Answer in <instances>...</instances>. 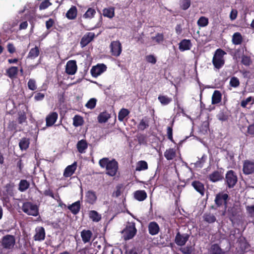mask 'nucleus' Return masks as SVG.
Instances as JSON below:
<instances>
[{
  "instance_id": "7ed1b4c3",
  "label": "nucleus",
  "mask_w": 254,
  "mask_h": 254,
  "mask_svg": "<svg viewBox=\"0 0 254 254\" xmlns=\"http://www.w3.org/2000/svg\"><path fill=\"white\" fill-rule=\"evenodd\" d=\"M229 199V196L227 193L221 191L217 193L214 199L215 204L217 207H220L224 206L225 211H223L222 215L225 214V210L227 207L228 201Z\"/></svg>"
},
{
  "instance_id": "0eeeda50",
  "label": "nucleus",
  "mask_w": 254,
  "mask_h": 254,
  "mask_svg": "<svg viewBox=\"0 0 254 254\" xmlns=\"http://www.w3.org/2000/svg\"><path fill=\"white\" fill-rule=\"evenodd\" d=\"M2 246L6 249H11L15 244V239L13 235H6L1 239Z\"/></svg>"
},
{
  "instance_id": "a211bd4d",
  "label": "nucleus",
  "mask_w": 254,
  "mask_h": 254,
  "mask_svg": "<svg viewBox=\"0 0 254 254\" xmlns=\"http://www.w3.org/2000/svg\"><path fill=\"white\" fill-rule=\"evenodd\" d=\"M34 240L37 241H42L45 238V231L43 227L36 229V234L34 236Z\"/></svg>"
},
{
  "instance_id": "bb28decb",
  "label": "nucleus",
  "mask_w": 254,
  "mask_h": 254,
  "mask_svg": "<svg viewBox=\"0 0 254 254\" xmlns=\"http://www.w3.org/2000/svg\"><path fill=\"white\" fill-rule=\"evenodd\" d=\"M229 113L226 110H222L216 115L217 119L221 122L228 121L229 118Z\"/></svg>"
},
{
  "instance_id": "79ce46f5",
  "label": "nucleus",
  "mask_w": 254,
  "mask_h": 254,
  "mask_svg": "<svg viewBox=\"0 0 254 254\" xmlns=\"http://www.w3.org/2000/svg\"><path fill=\"white\" fill-rule=\"evenodd\" d=\"M84 120L83 118L80 115H76L73 118V125L75 127H77L83 125Z\"/></svg>"
},
{
  "instance_id": "6e6552de",
  "label": "nucleus",
  "mask_w": 254,
  "mask_h": 254,
  "mask_svg": "<svg viewBox=\"0 0 254 254\" xmlns=\"http://www.w3.org/2000/svg\"><path fill=\"white\" fill-rule=\"evenodd\" d=\"M190 235L187 233L181 234L179 231L176 234L175 238V243L177 246H185L189 240Z\"/></svg>"
},
{
  "instance_id": "8fccbe9b",
  "label": "nucleus",
  "mask_w": 254,
  "mask_h": 254,
  "mask_svg": "<svg viewBox=\"0 0 254 254\" xmlns=\"http://www.w3.org/2000/svg\"><path fill=\"white\" fill-rule=\"evenodd\" d=\"M18 122L19 124H22L26 122V114L24 111H19L18 112Z\"/></svg>"
},
{
  "instance_id": "f3484780",
  "label": "nucleus",
  "mask_w": 254,
  "mask_h": 254,
  "mask_svg": "<svg viewBox=\"0 0 254 254\" xmlns=\"http://www.w3.org/2000/svg\"><path fill=\"white\" fill-rule=\"evenodd\" d=\"M58 118V114L57 112L50 113L46 118V126L47 127L52 126L57 121Z\"/></svg>"
},
{
  "instance_id": "39448f33",
  "label": "nucleus",
  "mask_w": 254,
  "mask_h": 254,
  "mask_svg": "<svg viewBox=\"0 0 254 254\" xmlns=\"http://www.w3.org/2000/svg\"><path fill=\"white\" fill-rule=\"evenodd\" d=\"M125 240H129L132 239L137 233L134 222H128L125 228L122 231Z\"/></svg>"
},
{
  "instance_id": "4c0bfd02",
  "label": "nucleus",
  "mask_w": 254,
  "mask_h": 254,
  "mask_svg": "<svg viewBox=\"0 0 254 254\" xmlns=\"http://www.w3.org/2000/svg\"><path fill=\"white\" fill-rule=\"evenodd\" d=\"M103 15L105 17L110 18H113L115 16V8L110 7L104 8L103 10Z\"/></svg>"
},
{
  "instance_id": "4d7b16f0",
  "label": "nucleus",
  "mask_w": 254,
  "mask_h": 254,
  "mask_svg": "<svg viewBox=\"0 0 254 254\" xmlns=\"http://www.w3.org/2000/svg\"><path fill=\"white\" fill-rule=\"evenodd\" d=\"M193 251V248L191 246H187V247L180 249V251L183 254H191Z\"/></svg>"
},
{
  "instance_id": "603ef678",
  "label": "nucleus",
  "mask_w": 254,
  "mask_h": 254,
  "mask_svg": "<svg viewBox=\"0 0 254 254\" xmlns=\"http://www.w3.org/2000/svg\"><path fill=\"white\" fill-rule=\"evenodd\" d=\"M197 24L199 27H205L208 24V19L205 16H201L197 20Z\"/></svg>"
},
{
  "instance_id": "ea45409f",
  "label": "nucleus",
  "mask_w": 254,
  "mask_h": 254,
  "mask_svg": "<svg viewBox=\"0 0 254 254\" xmlns=\"http://www.w3.org/2000/svg\"><path fill=\"white\" fill-rule=\"evenodd\" d=\"M158 99L162 105H167L172 101V98L169 97L167 95H160Z\"/></svg>"
},
{
  "instance_id": "5fc2aeb1",
  "label": "nucleus",
  "mask_w": 254,
  "mask_h": 254,
  "mask_svg": "<svg viewBox=\"0 0 254 254\" xmlns=\"http://www.w3.org/2000/svg\"><path fill=\"white\" fill-rule=\"evenodd\" d=\"M13 187H14L13 184H11V183L7 184L4 187L5 191L6 194H8L10 196H13L14 195L13 190Z\"/></svg>"
},
{
  "instance_id": "09e8293b",
  "label": "nucleus",
  "mask_w": 254,
  "mask_h": 254,
  "mask_svg": "<svg viewBox=\"0 0 254 254\" xmlns=\"http://www.w3.org/2000/svg\"><path fill=\"white\" fill-rule=\"evenodd\" d=\"M241 63L245 66H249L252 64V61L250 56L243 55L241 57Z\"/></svg>"
},
{
  "instance_id": "0e129e2a",
  "label": "nucleus",
  "mask_w": 254,
  "mask_h": 254,
  "mask_svg": "<svg viewBox=\"0 0 254 254\" xmlns=\"http://www.w3.org/2000/svg\"><path fill=\"white\" fill-rule=\"evenodd\" d=\"M246 211L251 217H254V205L246 207Z\"/></svg>"
},
{
  "instance_id": "b1692460",
  "label": "nucleus",
  "mask_w": 254,
  "mask_h": 254,
  "mask_svg": "<svg viewBox=\"0 0 254 254\" xmlns=\"http://www.w3.org/2000/svg\"><path fill=\"white\" fill-rule=\"evenodd\" d=\"M76 148L80 153H84L88 148V143L85 139L78 141L76 144Z\"/></svg>"
},
{
  "instance_id": "6ab92c4d",
  "label": "nucleus",
  "mask_w": 254,
  "mask_h": 254,
  "mask_svg": "<svg viewBox=\"0 0 254 254\" xmlns=\"http://www.w3.org/2000/svg\"><path fill=\"white\" fill-rule=\"evenodd\" d=\"M191 186L201 196L204 195L205 188L204 185L202 183L198 181H194L191 183Z\"/></svg>"
},
{
  "instance_id": "49530a36",
  "label": "nucleus",
  "mask_w": 254,
  "mask_h": 254,
  "mask_svg": "<svg viewBox=\"0 0 254 254\" xmlns=\"http://www.w3.org/2000/svg\"><path fill=\"white\" fill-rule=\"evenodd\" d=\"M129 114V111L125 108L122 109L118 114V120L122 122L124 121V119Z\"/></svg>"
},
{
  "instance_id": "69168bd1",
  "label": "nucleus",
  "mask_w": 254,
  "mask_h": 254,
  "mask_svg": "<svg viewBox=\"0 0 254 254\" xmlns=\"http://www.w3.org/2000/svg\"><path fill=\"white\" fill-rule=\"evenodd\" d=\"M146 60L148 63L155 64L156 63V58L152 55H150L146 56Z\"/></svg>"
},
{
  "instance_id": "864d4df0",
  "label": "nucleus",
  "mask_w": 254,
  "mask_h": 254,
  "mask_svg": "<svg viewBox=\"0 0 254 254\" xmlns=\"http://www.w3.org/2000/svg\"><path fill=\"white\" fill-rule=\"evenodd\" d=\"M240 82L238 77L236 76H233L230 78L229 82V85L230 86L237 88L240 86Z\"/></svg>"
},
{
  "instance_id": "c9c22d12",
  "label": "nucleus",
  "mask_w": 254,
  "mask_h": 254,
  "mask_svg": "<svg viewBox=\"0 0 254 254\" xmlns=\"http://www.w3.org/2000/svg\"><path fill=\"white\" fill-rule=\"evenodd\" d=\"M176 156V152L174 148H169L164 152V156L167 160H173Z\"/></svg>"
},
{
  "instance_id": "473e14b6",
  "label": "nucleus",
  "mask_w": 254,
  "mask_h": 254,
  "mask_svg": "<svg viewBox=\"0 0 254 254\" xmlns=\"http://www.w3.org/2000/svg\"><path fill=\"white\" fill-rule=\"evenodd\" d=\"M221 99L222 94L221 92L218 90H215L212 96V104L213 105L218 104L221 102Z\"/></svg>"
},
{
  "instance_id": "f8f14e48",
  "label": "nucleus",
  "mask_w": 254,
  "mask_h": 254,
  "mask_svg": "<svg viewBox=\"0 0 254 254\" xmlns=\"http://www.w3.org/2000/svg\"><path fill=\"white\" fill-rule=\"evenodd\" d=\"M77 65L75 60L68 61L65 65V72L68 75H74L77 71Z\"/></svg>"
},
{
  "instance_id": "5701e85b",
  "label": "nucleus",
  "mask_w": 254,
  "mask_h": 254,
  "mask_svg": "<svg viewBox=\"0 0 254 254\" xmlns=\"http://www.w3.org/2000/svg\"><path fill=\"white\" fill-rule=\"evenodd\" d=\"M134 198L139 201L144 200L147 197V194L144 190H137L133 192Z\"/></svg>"
},
{
  "instance_id": "bf43d9fd",
  "label": "nucleus",
  "mask_w": 254,
  "mask_h": 254,
  "mask_svg": "<svg viewBox=\"0 0 254 254\" xmlns=\"http://www.w3.org/2000/svg\"><path fill=\"white\" fill-rule=\"evenodd\" d=\"M252 102L251 104H253L254 102V98L253 97H249L246 99L243 100L241 102V106L243 108H246L247 105Z\"/></svg>"
},
{
  "instance_id": "dca6fc26",
  "label": "nucleus",
  "mask_w": 254,
  "mask_h": 254,
  "mask_svg": "<svg viewBox=\"0 0 254 254\" xmlns=\"http://www.w3.org/2000/svg\"><path fill=\"white\" fill-rule=\"evenodd\" d=\"M148 230L149 234L151 235H157L160 231V227L157 222L152 221L148 224Z\"/></svg>"
},
{
  "instance_id": "20e7f679",
  "label": "nucleus",
  "mask_w": 254,
  "mask_h": 254,
  "mask_svg": "<svg viewBox=\"0 0 254 254\" xmlns=\"http://www.w3.org/2000/svg\"><path fill=\"white\" fill-rule=\"evenodd\" d=\"M21 209L25 213L28 215L37 216L39 214L38 206L30 201L24 202Z\"/></svg>"
},
{
  "instance_id": "4468645a",
  "label": "nucleus",
  "mask_w": 254,
  "mask_h": 254,
  "mask_svg": "<svg viewBox=\"0 0 254 254\" xmlns=\"http://www.w3.org/2000/svg\"><path fill=\"white\" fill-rule=\"evenodd\" d=\"M97 197L96 192L92 190H89L85 193V201L87 203L90 204H94L97 201Z\"/></svg>"
},
{
  "instance_id": "c85d7f7f",
  "label": "nucleus",
  "mask_w": 254,
  "mask_h": 254,
  "mask_svg": "<svg viewBox=\"0 0 254 254\" xmlns=\"http://www.w3.org/2000/svg\"><path fill=\"white\" fill-rule=\"evenodd\" d=\"M149 126V120L147 117H144L137 125L138 130L143 131L148 128Z\"/></svg>"
},
{
  "instance_id": "680f3d73",
  "label": "nucleus",
  "mask_w": 254,
  "mask_h": 254,
  "mask_svg": "<svg viewBox=\"0 0 254 254\" xmlns=\"http://www.w3.org/2000/svg\"><path fill=\"white\" fill-rule=\"evenodd\" d=\"M51 5H52V3L50 2L49 0H45L40 4L39 9L40 10L45 9Z\"/></svg>"
},
{
  "instance_id": "2f4dec72",
  "label": "nucleus",
  "mask_w": 254,
  "mask_h": 254,
  "mask_svg": "<svg viewBox=\"0 0 254 254\" xmlns=\"http://www.w3.org/2000/svg\"><path fill=\"white\" fill-rule=\"evenodd\" d=\"M243 37L240 32H235L232 36V41L233 44L238 45L241 44L243 42Z\"/></svg>"
},
{
  "instance_id": "37998d69",
  "label": "nucleus",
  "mask_w": 254,
  "mask_h": 254,
  "mask_svg": "<svg viewBox=\"0 0 254 254\" xmlns=\"http://www.w3.org/2000/svg\"><path fill=\"white\" fill-rule=\"evenodd\" d=\"M110 118V115L106 112L101 113L98 117V122L100 123H106Z\"/></svg>"
},
{
  "instance_id": "cd10ccee",
  "label": "nucleus",
  "mask_w": 254,
  "mask_h": 254,
  "mask_svg": "<svg viewBox=\"0 0 254 254\" xmlns=\"http://www.w3.org/2000/svg\"><path fill=\"white\" fill-rule=\"evenodd\" d=\"M209 254H225L220 247L217 244H214L211 245L210 248L208 251Z\"/></svg>"
},
{
  "instance_id": "6e6d98bb",
  "label": "nucleus",
  "mask_w": 254,
  "mask_h": 254,
  "mask_svg": "<svg viewBox=\"0 0 254 254\" xmlns=\"http://www.w3.org/2000/svg\"><path fill=\"white\" fill-rule=\"evenodd\" d=\"M96 102L97 100L95 98H91L87 102L85 106L88 109H93L95 107Z\"/></svg>"
},
{
  "instance_id": "13d9d810",
  "label": "nucleus",
  "mask_w": 254,
  "mask_h": 254,
  "mask_svg": "<svg viewBox=\"0 0 254 254\" xmlns=\"http://www.w3.org/2000/svg\"><path fill=\"white\" fill-rule=\"evenodd\" d=\"M28 88L32 91L35 90L37 89L36 81L34 79H30L27 83Z\"/></svg>"
},
{
  "instance_id": "a18cd8bd",
  "label": "nucleus",
  "mask_w": 254,
  "mask_h": 254,
  "mask_svg": "<svg viewBox=\"0 0 254 254\" xmlns=\"http://www.w3.org/2000/svg\"><path fill=\"white\" fill-rule=\"evenodd\" d=\"M207 160V155L203 154L201 158H198V160L194 163V166L196 168H201L204 164L205 163Z\"/></svg>"
},
{
  "instance_id": "a19ab883",
  "label": "nucleus",
  "mask_w": 254,
  "mask_h": 254,
  "mask_svg": "<svg viewBox=\"0 0 254 254\" xmlns=\"http://www.w3.org/2000/svg\"><path fill=\"white\" fill-rule=\"evenodd\" d=\"M89 217L94 222H99L101 219V215L95 210H91L89 212Z\"/></svg>"
},
{
  "instance_id": "393cba45",
  "label": "nucleus",
  "mask_w": 254,
  "mask_h": 254,
  "mask_svg": "<svg viewBox=\"0 0 254 254\" xmlns=\"http://www.w3.org/2000/svg\"><path fill=\"white\" fill-rule=\"evenodd\" d=\"M81 203L79 200H78L67 206V208L74 215H76L79 213Z\"/></svg>"
},
{
  "instance_id": "de8ad7c7",
  "label": "nucleus",
  "mask_w": 254,
  "mask_h": 254,
  "mask_svg": "<svg viewBox=\"0 0 254 254\" xmlns=\"http://www.w3.org/2000/svg\"><path fill=\"white\" fill-rule=\"evenodd\" d=\"M152 41H154L156 44H160L164 40V36L163 33H158L155 36L151 37Z\"/></svg>"
},
{
  "instance_id": "58836bf2",
  "label": "nucleus",
  "mask_w": 254,
  "mask_h": 254,
  "mask_svg": "<svg viewBox=\"0 0 254 254\" xmlns=\"http://www.w3.org/2000/svg\"><path fill=\"white\" fill-rule=\"evenodd\" d=\"M30 187V183L26 180H20L18 185V190L21 192L26 190Z\"/></svg>"
},
{
  "instance_id": "a878e982",
  "label": "nucleus",
  "mask_w": 254,
  "mask_h": 254,
  "mask_svg": "<svg viewBox=\"0 0 254 254\" xmlns=\"http://www.w3.org/2000/svg\"><path fill=\"white\" fill-rule=\"evenodd\" d=\"M25 17L31 24L33 28L34 26V21L36 20V10H28L25 14Z\"/></svg>"
},
{
  "instance_id": "412c9836",
  "label": "nucleus",
  "mask_w": 254,
  "mask_h": 254,
  "mask_svg": "<svg viewBox=\"0 0 254 254\" xmlns=\"http://www.w3.org/2000/svg\"><path fill=\"white\" fill-rule=\"evenodd\" d=\"M77 168V163L74 162L73 164L67 166L64 172V176L65 177H69L72 176Z\"/></svg>"
},
{
  "instance_id": "c756f323",
  "label": "nucleus",
  "mask_w": 254,
  "mask_h": 254,
  "mask_svg": "<svg viewBox=\"0 0 254 254\" xmlns=\"http://www.w3.org/2000/svg\"><path fill=\"white\" fill-rule=\"evenodd\" d=\"M77 8L75 6H72L66 13V17L70 20L75 19L77 16Z\"/></svg>"
},
{
  "instance_id": "72a5a7b5",
  "label": "nucleus",
  "mask_w": 254,
  "mask_h": 254,
  "mask_svg": "<svg viewBox=\"0 0 254 254\" xmlns=\"http://www.w3.org/2000/svg\"><path fill=\"white\" fill-rule=\"evenodd\" d=\"M30 144V139L26 137L22 138L19 142V146L21 150H26L28 149Z\"/></svg>"
},
{
  "instance_id": "423d86ee",
  "label": "nucleus",
  "mask_w": 254,
  "mask_h": 254,
  "mask_svg": "<svg viewBox=\"0 0 254 254\" xmlns=\"http://www.w3.org/2000/svg\"><path fill=\"white\" fill-rule=\"evenodd\" d=\"M238 182V178L236 173L233 170H229L225 175V183L229 189L234 187Z\"/></svg>"
},
{
  "instance_id": "e2e57ef3",
  "label": "nucleus",
  "mask_w": 254,
  "mask_h": 254,
  "mask_svg": "<svg viewBox=\"0 0 254 254\" xmlns=\"http://www.w3.org/2000/svg\"><path fill=\"white\" fill-rule=\"evenodd\" d=\"M167 134L168 138L172 142H174L173 137V127H168L167 128Z\"/></svg>"
},
{
  "instance_id": "3c124183",
  "label": "nucleus",
  "mask_w": 254,
  "mask_h": 254,
  "mask_svg": "<svg viewBox=\"0 0 254 254\" xmlns=\"http://www.w3.org/2000/svg\"><path fill=\"white\" fill-rule=\"evenodd\" d=\"M96 14V11L92 8H89L86 12L83 14V17L84 18H92Z\"/></svg>"
},
{
  "instance_id": "4be33fe9",
  "label": "nucleus",
  "mask_w": 254,
  "mask_h": 254,
  "mask_svg": "<svg viewBox=\"0 0 254 254\" xmlns=\"http://www.w3.org/2000/svg\"><path fill=\"white\" fill-rule=\"evenodd\" d=\"M192 46L190 40L183 39L179 44V50L182 51L189 50Z\"/></svg>"
},
{
  "instance_id": "f704fd0d",
  "label": "nucleus",
  "mask_w": 254,
  "mask_h": 254,
  "mask_svg": "<svg viewBox=\"0 0 254 254\" xmlns=\"http://www.w3.org/2000/svg\"><path fill=\"white\" fill-rule=\"evenodd\" d=\"M40 54V49L38 46H35L34 48H33L30 49L27 58L31 59H34L37 57L39 56Z\"/></svg>"
},
{
  "instance_id": "774afa93",
  "label": "nucleus",
  "mask_w": 254,
  "mask_h": 254,
  "mask_svg": "<svg viewBox=\"0 0 254 254\" xmlns=\"http://www.w3.org/2000/svg\"><path fill=\"white\" fill-rule=\"evenodd\" d=\"M247 132L248 134L254 136V123L248 126Z\"/></svg>"
},
{
  "instance_id": "9d476101",
  "label": "nucleus",
  "mask_w": 254,
  "mask_h": 254,
  "mask_svg": "<svg viewBox=\"0 0 254 254\" xmlns=\"http://www.w3.org/2000/svg\"><path fill=\"white\" fill-rule=\"evenodd\" d=\"M107 70V66L104 64H99L95 66H92L90 72L92 76L97 77Z\"/></svg>"
},
{
  "instance_id": "2eb2a0df",
  "label": "nucleus",
  "mask_w": 254,
  "mask_h": 254,
  "mask_svg": "<svg viewBox=\"0 0 254 254\" xmlns=\"http://www.w3.org/2000/svg\"><path fill=\"white\" fill-rule=\"evenodd\" d=\"M223 173L221 171H215L208 176L209 180L213 183L222 180L223 179Z\"/></svg>"
},
{
  "instance_id": "c03bdc74",
  "label": "nucleus",
  "mask_w": 254,
  "mask_h": 254,
  "mask_svg": "<svg viewBox=\"0 0 254 254\" xmlns=\"http://www.w3.org/2000/svg\"><path fill=\"white\" fill-rule=\"evenodd\" d=\"M148 169V164L145 161H139L137 163L135 170L141 171Z\"/></svg>"
},
{
  "instance_id": "338daca9",
  "label": "nucleus",
  "mask_w": 254,
  "mask_h": 254,
  "mask_svg": "<svg viewBox=\"0 0 254 254\" xmlns=\"http://www.w3.org/2000/svg\"><path fill=\"white\" fill-rule=\"evenodd\" d=\"M3 201V206L10 208L11 207V204L9 203V198L8 197H3L2 199Z\"/></svg>"
},
{
  "instance_id": "f03ea898",
  "label": "nucleus",
  "mask_w": 254,
  "mask_h": 254,
  "mask_svg": "<svg viewBox=\"0 0 254 254\" xmlns=\"http://www.w3.org/2000/svg\"><path fill=\"white\" fill-rule=\"evenodd\" d=\"M226 54V52L220 48L215 51L212 61L215 68L220 69L225 64L224 56Z\"/></svg>"
},
{
  "instance_id": "e433bc0d",
  "label": "nucleus",
  "mask_w": 254,
  "mask_h": 254,
  "mask_svg": "<svg viewBox=\"0 0 254 254\" xmlns=\"http://www.w3.org/2000/svg\"><path fill=\"white\" fill-rule=\"evenodd\" d=\"M203 218L204 221L208 223H213L216 221V218L215 215L210 212H207L204 214Z\"/></svg>"
},
{
  "instance_id": "f257e3e1",
  "label": "nucleus",
  "mask_w": 254,
  "mask_h": 254,
  "mask_svg": "<svg viewBox=\"0 0 254 254\" xmlns=\"http://www.w3.org/2000/svg\"><path fill=\"white\" fill-rule=\"evenodd\" d=\"M99 165L101 168L106 169V174L111 177L116 175L119 169L118 162L115 159L110 160L109 158L104 157L99 161Z\"/></svg>"
},
{
  "instance_id": "aec40b11",
  "label": "nucleus",
  "mask_w": 254,
  "mask_h": 254,
  "mask_svg": "<svg viewBox=\"0 0 254 254\" xmlns=\"http://www.w3.org/2000/svg\"><path fill=\"white\" fill-rule=\"evenodd\" d=\"M93 236L92 231L90 230L84 229L81 232V237L84 244L89 243Z\"/></svg>"
},
{
  "instance_id": "1a4fd4ad",
  "label": "nucleus",
  "mask_w": 254,
  "mask_h": 254,
  "mask_svg": "<svg viewBox=\"0 0 254 254\" xmlns=\"http://www.w3.org/2000/svg\"><path fill=\"white\" fill-rule=\"evenodd\" d=\"M111 53L112 56L119 57L122 51L121 43L119 41H112L110 45Z\"/></svg>"
},
{
  "instance_id": "ddd939ff",
  "label": "nucleus",
  "mask_w": 254,
  "mask_h": 254,
  "mask_svg": "<svg viewBox=\"0 0 254 254\" xmlns=\"http://www.w3.org/2000/svg\"><path fill=\"white\" fill-rule=\"evenodd\" d=\"M95 37V35L93 32H87L82 37L80 44L82 48L87 46L91 42Z\"/></svg>"
},
{
  "instance_id": "052dcab7",
  "label": "nucleus",
  "mask_w": 254,
  "mask_h": 254,
  "mask_svg": "<svg viewBox=\"0 0 254 254\" xmlns=\"http://www.w3.org/2000/svg\"><path fill=\"white\" fill-rule=\"evenodd\" d=\"M190 0H183L180 7L183 10H187L190 5Z\"/></svg>"
},
{
  "instance_id": "9b49d317",
  "label": "nucleus",
  "mask_w": 254,
  "mask_h": 254,
  "mask_svg": "<svg viewBox=\"0 0 254 254\" xmlns=\"http://www.w3.org/2000/svg\"><path fill=\"white\" fill-rule=\"evenodd\" d=\"M243 171L245 175H250L254 173V161L250 160L244 161Z\"/></svg>"
},
{
  "instance_id": "7c9ffc66",
  "label": "nucleus",
  "mask_w": 254,
  "mask_h": 254,
  "mask_svg": "<svg viewBox=\"0 0 254 254\" xmlns=\"http://www.w3.org/2000/svg\"><path fill=\"white\" fill-rule=\"evenodd\" d=\"M18 68L16 66H11L6 70V75L11 79L16 77L18 73Z\"/></svg>"
}]
</instances>
